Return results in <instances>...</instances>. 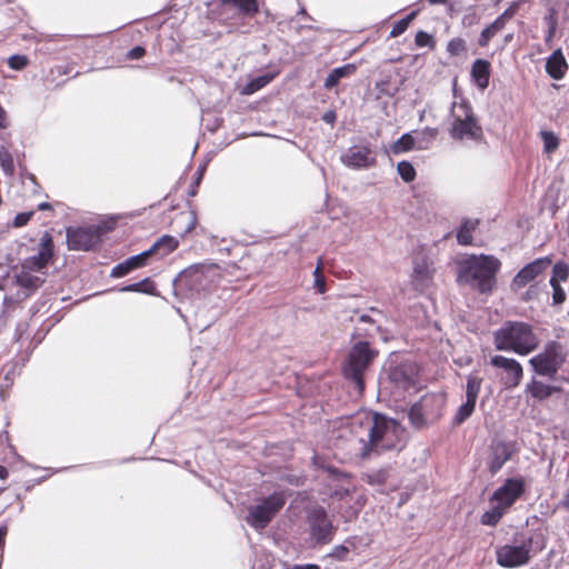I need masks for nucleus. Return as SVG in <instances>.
Returning a JSON list of instances; mask_svg holds the SVG:
<instances>
[{"label": "nucleus", "mask_w": 569, "mask_h": 569, "mask_svg": "<svg viewBox=\"0 0 569 569\" xmlns=\"http://www.w3.org/2000/svg\"><path fill=\"white\" fill-rule=\"evenodd\" d=\"M348 428L352 441L358 445V453L361 458L402 447L405 429L399 422L385 415L360 411L349 419Z\"/></svg>", "instance_id": "nucleus-1"}, {"label": "nucleus", "mask_w": 569, "mask_h": 569, "mask_svg": "<svg viewBox=\"0 0 569 569\" xmlns=\"http://www.w3.org/2000/svg\"><path fill=\"white\" fill-rule=\"evenodd\" d=\"M540 339L532 325L525 321H505L493 332V345L498 351L527 356L533 352Z\"/></svg>", "instance_id": "nucleus-2"}, {"label": "nucleus", "mask_w": 569, "mask_h": 569, "mask_svg": "<svg viewBox=\"0 0 569 569\" xmlns=\"http://www.w3.org/2000/svg\"><path fill=\"white\" fill-rule=\"evenodd\" d=\"M501 262L490 254H471L459 263V279L476 283L481 293L490 292L496 283V273Z\"/></svg>", "instance_id": "nucleus-3"}, {"label": "nucleus", "mask_w": 569, "mask_h": 569, "mask_svg": "<svg viewBox=\"0 0 569 569\" xmlns=\"http://www.w3.org/2000/svg\"><path fill=\"white\" fill-rule=\"evenodd\" d=\"M220 278L219 267L210 263H197L182 270L173 280L176 295L193 298L210 290Z\"/></svg>", "instance_id": "nucleus-4"}, {"label": "nucleus", "mask_w": 569, "mask_h": 569, "mask_svg": "<svg viewBox=\"0 0 569 569\" xmlns=\"http://www.w3.org/2000/svg\"><path fill=\"white\" fill-rule=\"evenodd\" d=\"M526 487L523 477L506 479L490 497L491 508L482 513L481 523L496 526L512 505L525 493Z\"/></svg>", "instance_id": "nucleus-5"}, {"label": "nucleus", "mask_w": 569, "mask_h": 569, "mask_svg": "<svg viewBox=\"0 0 569 569\" xmlns=\"http://www.w3.org/2000/svg\"><path fill=\"white\" fill-rule=\"evenodd\" d=\"M450 136L455 140H479L482 137V128L478 123L473 110L468 101L452 102L450 110Z\"/></svg>", "instance_id": "nucleus-6"}, {"label": "nucleus", "mask_w": 569, "mask_h": 569, "mask_svg": "<svg viewBox=\"0 0 569 569\" xmlns=\"http://www.w3.org/2000/svg\"><path fill=\"white\" fill-rule=\"evenodd\" d=\"M376 356L377 351L370 348L366 341L357 342L349 352L343 366V375L346 379L355 383L359 392L365 389L363 375Z\"/></svg>", "instance_id": "nucleus-7"}, {"label": "nucleus", "mask_w": 569, "mask_h": 569, "mask_svg": "<svg viewBox=\"0 0 569 569\" xmlns=\"http://www.w3.org/2000/svg\"><path fill=\"white\" fill-rule=\"evenodd\" d=\"M567 357L566 346L559 341L550 340L545 343L539 353L529 360V363L537 375L553 378L566 362Z\"/></svg>", "instance_id": "nucleus-8"}, {"label": "nucleus", "mask_w": 569, "mask_h": 569, "mask_svg": "<svg viewBox=\"0 0 569 569\" xmlns=\"http://www.w3.org/2000/svg\"><path fill=\"white\" fill-rule=\"evenodd\" d=\"M445 398L437 393H427L413 403L409 410V421L416 429H421L437 421L442 411Z\"/></svg>", "instance_id": "nucleus-9"}, {"label": "nucleus", "mask_w": 569, "mask_h": 569, "mask_svg": "<svg viewBox=\"0 0 569 569\" xmlns=\"http://www.w3.org/2000/svg\"><path fill=\"white\" fill-rule=\"evenodd\" d=\"M287 500L283 491H276L249 508L246 518L248 525L256 530L264 529L273 517L282 509Z\"/></svg>", "instance_id": "nucleus-10"}, {"label": "nucleus", "mask_w": 569, "mask_h": 569, "mask_svg": "<svg viewBox=\"0 0 569 569\" xmlns=\"http://www.w3.org/2000/svg\"><path fill=\"white\" fill-rule=\"evenodd\" d=\"M101 227H69L67 229V244L70 250L90 251L101 242Z\"/></svg>", "instance_id": "nucleus-11"}, {"label": "nucleus", "mask_w": 569, "mask_h": 569, "mask_svg": "<svg viewBox=\"0 0 569 569\" xmlns=\"http://www.w3.org/2000/svg\"><path fill=\"white\" fill-rule=\"evenodd\" d=\"M308 525L312 542L328 543L332 540L335 528L323 508H313L308 512Z\"/></svg>", "instance_id": "nucleus-12"}, {"label": "nucleus", "mask_w": 569, "mask_h": 569, "mask_svg": "<svg viewBox=\"0 0 569 569\" xmlns=\"http://www.w3.org/2000/svg\"><path fill=\"white\" fill-rule=\"evenodd\" d=\"M419 366L415 361L405 360L391 367L388 372L389 382L398 390L415 389L418 383Z\"/></svg>", "instance_id": "nucleus-13"}, {"label": "nucleus", "mask_w": 569, "mask_h": 569, "mask_svg": "<svg viewBox=\"0 0 569 569\" xmlns=\"http://www.w3.org/2000/svg\"><path fill=\"white\" fill-rule=\"evenodd\" d=\"M53 239L50 232L44 231L40 238L39 250L37 254L22 260L23 270L36 271V273L46 274V269L53 257Z\"/></svg>", "instance_id": "nucleus-14"}, {"label": "nucleus", "mask_w": 569, "mask_h": 569, "mask_svg": "<svg viewBox=\"0 0 569 569\" xmlns=\"http://www.w3.org/2000/svg\"><path fill=\"white\" fill-rule=\"evenodd\" d=\"M490 365L503 370L501 382L506 389H513L520 385L523 368L518 360L497 355L490 358Z\"/></svg>", "instance_id": "nucleus-15"}, {"label": "nucleus", "mask_w": 569, "mask_h": 569, "mask_svg": "<svg viewBox=\"0 0 569 569\" xmlns=\"http://www.w3.org/2000/svg\"><path fill=\"white\" fill-rule=\"evenodd\" d=\"M531 541L521 543L505 545L497 550V561L501 567H519L529 559Z\"/></svg>", "instance_id": "nucleus-16"}, {"label": "nucleus", "mask_w": 569, "mask_h": 569, "mask_svg": "<svg viewBox=\"0 0 569 569\" xmlns=\"http://www.w3.org/2000/svg\"><path fill=\"white\" fill-rule=\"evenodd\" d=\"M340 161L351 169H367L376 163V157L368 143L349 147L341 156Z\"/></svg>", "instance_id": "nucleus-17"}, {"label": "nucleus", "mask_w": 569, "mask_h": 569, "mask_svg": "<svg viewBox=\"0 0 569 569\" xmlns=\"http://www.w3.org/2000/svg\"><path fill=\"white\" fill-rule=\"evenodd\" d=\"M552 261L549 257L537 258L536 260L523 266L512 278L510 288L512 291H519L525 288L528 283L538 278L543 273Z\"/></svg>", "instance_id": "nucleus-18"}, {"label": "nucleus", "mask_w": 569, "mask_h": 569, "mask_svg": "<svg viewBox=\"0 0 569 569\" xmlns=\"http://www.w3.org/2000/svg\"><path fill=\"white\" fill-rule=\"evenodd\" d=\"M433 272V262L428 256L417 254L415 257L411 278L417 290L423 291L430 287Z\"/></svg>", "instance_id": "nucleus-19"}, {"label": "nucleus", "mask_w": 569, "mask_h": 569, "mask_svg": "<svg viewBox=\"0 0 569 569\" xmlns=\"http://www.w3.org/2000/svg\"><path fill=\"white\" fill-rule=\"evenodd\" d=\"M527 0H517L513 1L493 22H491L487 28H485L478 39V43L480 47H487L490 40L505 28L507 21L511 19L520 6Z\"/></svg>", "instance_id": "nucleus-20"}, {"label": "nucleus", "mask_w": 569, "mask_h": 569, "mask_svg": "<svg viewBox=\"0 0 569 569\" xmlns=\"http://www.w3.org/2000/svg\"><path fill=\"white\" fill-rule=\"evenodd\" d=\"M513 452L512 443L506 441L493 442L488 458L490 473L496 475L511 459Z\"/></svg>", "instance_id": "nucleus-21"}, {"label": "nucleus", "mask_w": 569, "mask_h": 569, "mask_svg": "<svg viewBox=\"0 0 569 569\" xmlns=\"http://www.w3.org/2000/svg\"><path fill=\"white\" fill-rule=\"evenodd\" d=\"M568 70V62L561 49L555 50L546 61V72L555 80H561Z\"/></svg>", "instance_id": "nucleus-22"}, {"label": "nucleus", "mask_w": 569, "mask_h": 569, "mask_svg": "<svg viewBox=\"0 0 569 569\" xmlns=\"http://www.w3.org/2000/svg\"><path fill=\"white\" fill-rule=\"evenodd\" d=\"M148 258H149V253L144 252V251H142L141 253L136 254L133 257H130L127 260H124L123 262L116 264L110 272V277H112V278L124 277L132 270L139 269V268L146 266Z\"/></svg>", "instance_id": "nucleus-23"}, {"label": "nucleus", "mask_w": 569, "mask_h": 569, "mask_svg": "<svg viewBox=\"0 0 569 569\" xmlns=\"http://www.w3.org/2000/svg\"><path fill=\"white\" fill-rule=\"evenodd\" d=\"M470 76L479 89H487L490 79V62L485 59L475 60L471 66Z\"/></svg>", "instance_id": "nucleus-24"}, {"label": "nucleus", "mask_w": 569, "mask_h": 569, "mask_svg": "<svg viewBox=\"0 0 569 569\" xmlns=\"http://www.w3.org/2000/svg\"><path fill=\"white\" fill-rule=\"evenodd\" d=\"M561 388L558 386H552L545 383L542 381L532 379L526 386V392L529 393L533 399L539 401L545 400L551 397L553 393L560 392Z\"/></svg>", "instance_id": "nucleus-25"}, {"label": "nucleus", "mask_w": 569, "mask_h": 569, "mask_svg": "<svg viewBox=\"0 0 569 569\" xmlns=\"http://www.w3.org/2000/svg\"><path fill=\"white\" fill-rule=\"evenodd\" d=\"M44 276L46 274L36 273V271L23 270V268H20V271L16 274V280L20 287L28 289L29 291H33L44 282Z\"/></svg>", "instance_id": "nucleus-26"}, {"label": "nucleus", "mask_w": 569, "mask_h": 569, "mask_svg": "<svg viewBox=\"0 0 569 569\" xmlns=\"http://www.w3.org/2000/svg\"><path fill=\"white\" fill-rule=\"evenodd\" d=\"M178 244L179 242L174 237L164 234L160 237L148 250H144V252L149 253V258L152 254L164 257L174 251L178 248Z\"/></svg>", "instance_id": "nucleus-27"}, {"label": "nucleus", "mask_w": 569, "mask_h": 569, "mask_svg": "<svg viewBox=\"0 0 569 569\" xmlns=\"http://www.w3.org/2000/svg\"><path fill=\"white\" fill-rule=\"evenodd\" d=\"M357 70L356 64L348 63L338 68H335L325 79V88L332 89L336 87L341 79L351 77Z\"/></svg>", "instance_id": "nucleus-28"}, {"label": "nucleus", "mask_w": 569, "mask_h": 569, "mask_svg": "<svg viewBox=\"0 0 569 569\" xmlns=\"http://www.w3.org/2000/svg\"><path fill=\"white\" fill-rule=\"evenodd\" d=\"M224 7L236 9L243 17H253L258 10V0H221Z\"/></svg>", "instance_id": "nucleus-29"}, {"label": "nucleus", "mask_w": 569, "mask_h": 569, "mask_svg": "<svg viewBox=\"0 0 569 569\" xmlns=\"http://www.w3.org/2000/svg\"><path fill=\"white\" fill-rule=\"evenodd\" d=\"M370 312L372 313V316L362 313L361 316H359V319H358V323H363V325L368 323L370 326L369 328L363 329L365 335H367V336H371L373 332L380 331V329H381L380 322H381V319L385 317L382 311H380L376 308H370Z\"/></svg>", "instance_id": "nucleus-30"}, {"label": "nucleus", "mask_w": 569, "mask_h": 569, "mask_svg": "<svg viewBox=\"0 0 569 569\" xmlns=\"http://www.w3.org/2000/svg\"><path fill=\"white\" fill-rule=\"evenodd\" d=\"M478 223V219H466L461 223L457 232V241L459 244L469 246L472 243V232L476 230Z\"/></svg>", "instance_id": "nucleus-31"}, {"label": "nucleus", "mask_w": 569, "mask_h": 569, "mask_svg": "<svg viewBox=\"0 0 569 569\" xmlns=\"http://www.w3.org/2000/svg\"><path fill=\"white\" fill-rule=\"evenodd\" d=\"M273 78H274V74H271V73L256 77L244 86L242 92L244 94H252L256 91L266 87L268 83H270L273 80Z\"/></svg>", "instance_id": "nucleus-32"}, {"label": "nucleus", "mask_w": 569, "mask_h": 569, "mask_svg": "<svg viewBox=\"0 0 569 569\" xmlns=\"http://www.w3.org/2000/svg\"><path fill=\"white\" fill-rule=\"evenodd\" d=\"M481 385L482 378L473 375L469 376L467 378L466 399L477 402Z\"/></svg>", "instance_id": "nucleus-33"}, {"label": "nucleus", "mask_w": 569, "mask_h": 569, "mask_svg": "<svg viewBox=\"0 0 569 569\" xmlns=\"http://www.w3.org/2000/svg\"><path fill=\"white\" fill-rule=\"evenodd\" d=\"M352 555H355L353 545L350 541H345L342 545L336 546L327 557L346 561Z\"/></svg>", "instance_id": "nucleus-34"}, {"label": "nucleus", "mask_w": 569, "mask_h": 569, "mask_svg": "<svg viewBox=\"0 0 569 569\" xmlns=\"http://www.w3.org/2000/svg\"><path fill=\"white\" fill-rule=\"evenodd\" d=\"M415 147H417V137H413L410 133H405L392 144V151L395 153H401L409 151Z\"/></svg>", "instance_id": "nucleus-35"}, {"label": "nucleus", "mask_w": 569, "mask_h": 569, "mask_svg": "<svg viewBox=\"0 0 569 569\" xmlns=\"http://www.w3.org/2000/svg\"><path fill=\"white\" fill-rule=\"evenodd\" d=\"M438 134V129L427 127L420 132L416 133L417 137V148L419 150L427 149L429 144L435 140Z\"/></svg>", "instance_id": "nucleus-36"}, {"label": "nucleus", "mask_w": 569, "mask_h": 569, "mask_svg": "<svg viewBox=\"0 0 569 569\" xmlns=\"http://www.w3.org/2000/svg\"><path fill=\"white\" fill-rule=\"evenodd\" d=\"M476 407V402L471 400H467L458 408L455 416V423L461 425L465 422L473 412Z\"/></svg>", "instance_id": "nucleus-37"}, {"label": "nucleus", "mask_w": 569, "mask_h": 569, "mask_svg": "<svg viewBox=\"0 0 569 569\" xmlns=\"http://www.w3.org/2000/svg\"><path fill=\"white\" fill-rule=\"evenodd\" d=\"M416 16H417V12L412 11L405 18L397 21L390 31V37L396 38V37L401 36L402 33H405L406 30L408 29L409 24L411 23V21L416 18Z\"/></svg>", "instance_id": "nucleus-38"}, {"label": "nucleus", "mask_w": 569, "mask_h": 569, "mask_svg": "<svg viewBox=\"0 0 569 569\" xmlns=\"http://www.w3.org/2000/svg\"><path fill=\"white\" fill-rule=\"evenodd\" d=\"M540 136L546 153H551L559 147V139L552 131H541Z\"/></svg>", "instance_id": "nucleus-39"}, {"label": "nucleus", "mask_w": 569, "mask_h": 569, "mask_svg": "<svg viewBox=\"0 0 569 569\" xmlns=\"http://www.w3.org/2000/svg\"><path fill=\"white\" fill-rule=\"evenodd\" d=\"M397 171L405 182H411L416 178V170L409 161H400L397 164Z\"/></svg>", "instance_id": "nucleus-40"}, {"label": "nucleus", "mask_w": 569, "mask_h": 569, "mask_svg": "<svg viewBox=\"0 0 569 569\" xmlns=\"http://www.w3.org/2000/svg\"><path fill=\"white\" fill-rule=\"evenodd\" d=\"M569 277V267L565 262H556L552 267V274L549 281H556L560 283V281H567Z\"/></svg>", "instance_id": "nucleus-41"}, {"label": "nucleus", "mask_w": 569, "mask_h": 569, "mask_svg": "<svg viewBox=\"0 0 569 569\" xmlns=\"http://www.w3.org/2000/svg\"><path fill=\"white\" fill-rule=\"evenodd\" d=\"M467 43L462 38H452L447 44V52L451 57H457L466 52Z\"/></svg>", "instance_id": "nucleus-42"}, {"label": "nucleus", "mask_w": 569, "mask_h": 569, "mask_svg": "<svg viewBox=\"0 0 569 569\" xmlns=\"http://www.w3.org/2000/svg\"><path fill=\"white\" fill-rule=\"evenodd\" d=\"M0 166L6 174H13L14 172V161L11 153L7 150L0 151Z\"/></svg>", "instance_id": "nucleus-43"}, {"label": "nucleus", "mask_w": 569, "mask_h": 569, "mask_svg": "<svg viewBox=\"0 0 569 569\" xmlns=\"http://www.w3.org/2000/svg\"><path fill=\"white\" fill-rule=\"evenodd\" d=\"M549 283L552 288V306H561L567 298L565 289L555 280L549 281Z\"/></svg>", "instance_id": "nucleus-44"}, {"label": "nucleus", "mask_w": 569, "mask_h": 569, "mask_svg": "<svg viewBox=\"0 0 569 569\" xmlns=\"http://www.w3.org/2000/svg\"><path fill=\"white\" fill-rule=\"evenodd\" d=\"M365 480L372 486H381L387 480V472L385 470H377L365 476Z\"/></svg>", "instance_id": "nucleus-45"}, {"label": "nucleus", "mask_w": 569, "mask_h": 569, "mask_svg": "<svg viewBox=\"0 0 569 569\" xmlns=\"http://www.w3.org/2000/svg\"><path fill=\"white\" fill-rule=\"evenodd\" d=\"M313 276H315V287L317 288L318 292L319 293H325L327 291V286H326V279L321 272V263H319L315 271H313Z\"/></svg>", "instance_id": "nucleus-46"}, {"label": "nucleus", "mask_w": 569, "mask_h": 569, "mask_svg": "<svg viewBox=\"0 0 569 569\" xmlns=\"http://www.w3.org/2000/svg\"><path fill=\"white\" fill-rule=\"evenodd\" d=\"M8 64L13 70H22L28 64V58L23 54H14L8 59Z\"/></svg>", "instance_id": "nucleus-47"}, {"label": "nucleus", "mask_w": 569, "mask_h": 569, "mask_svg": "<svg viewBox=\"0 0 569 569\" xmlns=\"http://www.w3.org/2000/svg\"><path fill=\"white\" fill-rule=\"evenodd\" d=\"M415 42L418 47H433L432 36L422 30L416 33Z\"/></svg>", "instance_id": "nucleus-48"}, {"label": "nucleus", "mask_w": 569, "mask_h": 569, "mask_svg": "<svg viewBox=\"0 0 569 569\" xmlns=\"http://www.w3.org/2000/svg\"><path fill=\"white\" fill-rule=\"evenodd\" d=\"M543 21L547 27H551V29H557L558 26V11L553 6L548 8L547 14L543 17Z\"/></svg>", "instance_id": "nucleus-49"}, {"label": "nucleus", "mask_w": 569, "mask_h": 569, "mask_svg": "<svg viewBox=\"0 0 569 569\" xmlns=\"http://www.w3.org/2000/svg\"><path fill=\"white\" fill-rule=\"evenodd\" d=\"M32 216H33V211H27V212L18 213L14 217L13 226L17 227V228L26 226L29 222V220L31 219Z\"/></svg>", "instance_id": "nucleus-50"}, {"label": "nucleus", "mask_w": 569, "mask_h": 569, "mask_svg": "<svg viewBox=\"0 0 569 569\" xmlns=\"http://www.w3.org/2000/svg\"><path fill=\"white\" fill-rule=\"evenodd\" d=\"M146 50L141 46H137L132 49H130L127 53V58L129 60H137L140 59L144 54Z\"/></svg>", "instance_id": "nucleus-51"}, {"label": "nucleus", "mask_w": 569, "mask_h": 569, "mask_svg": "<svg viewBox=\"0 0 569 569\" xmlns=\"http://www.w3.org/2000/svg\"><path fill=\"white\" fill-rule=\"evenodd\" d=\"M140 284V292H143V293H152L153 290H154V284L152 281H150L149 278H146L141 281L138 282Z\"/></svg>", "instance_id": "nucleus-52"}, {"label": "nucleus", "mask_w": 569, "mask_h": 569, "mask_svg": "<svg viewBox=\"0 0 569 569\" xmlns=\"http://www.w3.org/2000/svg\"><path fill=\"white\" fill-rule=\"evenodd\" d=\"M140 284L138 282L123 286L118 289L120 292H140Z\"/></svg>", "instance_id": "nucleus-53"}, {"label": "nucleus", "mask_w": 569, "mask_h": 569, "mask_svg": "<svg viewBox=\"0 0 569 569\" xmlns=\"http://www.w3.org/2000/svg\"><path fill=\"white\" fill-rule=\"evenodd\" d=\"M322 119L327 123H333L336 120V114L333 111H328L323 114Z\"/></svg>", "instance_id": "nucleus-54"}, {"label": "nucleus", "mask_w": 569, "mask_h": 569, "mask_svg": "<svg viewBox=\"0 0 569 569\" xmlns=\"http://www.w3.org/2000/svg\"><path fill=\"white\" fill-rule=\"evenodd\" d=\"M290 569H320L318 565L306 563V565H295Z\"/></svg>", "instance_id": "nucleus-55"}, {"label": "nucleus", "mask_w": 569, "mask_h": 569, "mask_svg": "<svg viewBox=\"0 0 569 569\" xmlns=\"http://www.w3.org/2000/svg\"><path fill=\"white\" fill-rule=\"evenodd\" d=\"M556 30L557 29H551V27H548V31H547L546 37H545L546 43H548V42H550L552 40V38L556 34Z\"/></svg>", "instance_id": "nucleus-56"}, {"label": "nucleus", "mask_w": 569, "mask_h": 569, "mask_svg": "<svg viewBox=\"0 0 569 569\" xmlns=\"http://www.w3.org/2000/svg\"><path fill=\"white\" fill-rule=\"evenodd\" d=\"M8 476H9V472H8L7 468L3 466H0V479L4 480L8 478Z\"/></svg>", "instance_id": "nucleus-57"}, {"label": "nucleus", "mask_w": 569, "mask_h": 569, "mask_svg": "<svg viewBox=\"0 0 569 569\" xmlns=\"http://www.w3.org/2000/svg\"><path fill=\"white\" fill-rule=\"evenodd\" d=\"M49 209H51V204L48 202H41L38 204V210L42 211V210H49Z\"/></svg>", "instance_id": "nucleus-58"}, {"label": "nucleus", "mask_w": 569, "mask_h": 569, "mask_svg": "<svg viewBox=\"0 0 569 569\" xmlns=\"http://www.w3.org/2000/svg\"><path fill=\"white\" fill-rule=\"evenodd\" d=\"M563 506L569 509V490L563 497Z\"/></svg>", "instance_id": "nucleus-59"}, {"label": "nucleus", "mask_w": 569, "mask_h": 569, "mask_svg": "<svg viewBox=\"0 0 569 569\" xmlns=\"http://www.w3.org/2000/svg\"><path fill=\"white\" fill-rule=\"evenodd\" d=\"M298 14L300 16H305L307 17L308 19H311V17L307 13L306 9L302 7L300 8V10L298 11Z\"/></svg>", "instance_id": "nucleus-60"}, {"label": "nucleus", "mask_w": 569, "mask_h": 569, "mask_svg": "<svg viewBox=\"0 0 569 569\" xmlns=\"http://www.w3.org/2000/svg\"><path fill=\"white\" fill-rule=\"evenodd\" d=\"M356 329H357V331H358V335L360 336V335H361V333H360V331H361L362 329H361L360 327H358V326H357V328H356Z\"/></svg>", "instance_id": "nucleus-61"}, {"label": "nucleus", "mask_w": 569, "mask_h": 569, "mask_svg": "<svg viewBox=\"0 0 569 569\" xmlns=\"http://www.w3.org/2000/svg\"><path fill=\"white\" fill-rule=\"evenodd\" d=\"M496 2H500L501 0H495Z\"/></svg>", "instance_id": "nucleus-62"}]
</instances>
